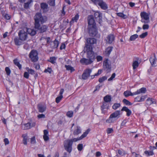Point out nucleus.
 <instances>
[{
	"label": "nucleus",
	"instance_id": "1",
	"mask_svg": "<svg viewBox=\"0 0 157 157\" xmlns=\"http://www.w3.org/2000/svg\"><path fill=\"white\" fill-rule=\"evenodd\" d=\"M90 130L88 129L84 132L79 138H75L71 139L66 140L64 142L63 145L65 150L69 153H70L72 150V145L73 142H76L86 137L89 133Z\"/></svg>",
	"mask_w": 157,
	"mask_h": 157
},
{
	"label": "nucleus",
	"instance_id": "30",
	"mask_svg": "<svg viewBox=\"0 0 157 157\" xmlns=\"http://www.w3.org/2000/svg\"><path fill=\"white\" fill-rule=\"evenodd\" d=\"M134 94V92L132 93L131 91L128 90L124 91L123 93L124 95L126 97H127L129 96H132L135 95V94Z\"/></svg>",
	"mask_w": 157,
	"mask_h": 157
},
{
	"label": "nucleus",
	"instance_id": "12",
	"mask_svg": "<svg viewBox=\"0 0 157 157\" xmlns=\"http://www.w3.org/2000/svg\"><path fill=\"white\" fill-rule=\"evenodd\" d=\"M37 109L39 112L43 113L46 110V106L45 104L40 103L37 105Z\"/></svg>",
	"mask_w": 157,
	"mask_h": 157
},
{
	"label": "nucleus",
	"instance_id": "15",
	"mask_svg": "<svg viewBox=\"0 0 157 157\" xmlns=\"http://www.w3.org/2000/svg\"><path fill=\"white\" fill-rule=\"evenodd\" d=\"M59 42L56 39L53 42H52L50 44V47L52 48L55 49L57 48L59 44Z\"/></svg>",
	"mask_w": 157,
	"mask_h": 157
},
{
	"label": "nucleus",
	"instance_id": "5",
	"mask_svg": "<svg viewBox=\"0 0 157 157\" xmlns=\"http://www.w3.org/2000/svg\"><path fill=\"white\" fill-rule=\"evenodd\" d=\"M34 28L36 31L41 33L45 32L47 30L48 27L47 25H41L40 24H34Z\"/></svg>",
	"mask_w": 157,
	"mask_h": 157
},
{
	"label": "nucleus",
	"instance_id": "28",
	"mask_svg": "<svg viewBox=\"0 0 157 157\" xmlns=\"http://www.w3.org/2000/svg\"><path fill=\"white\" fill-rule=\"evenodd\" d=\"M22 137H23V143L25 145H27V140L28 139V136H27V133L23 134L22 136Z\"/></svg>",
	"mask_w": 157,
	"mask_h": 157
},
{
	"label": "nucleus",
	"instance_id": "48",
	"mask_svg": "<svg viewBox=\"0 0 157 157\" xmlns=\"http://www.w3.org/2000/svg\"><path fill=\"white\" fill-rule=\"evenodd\" d=\"M63 98V96H60L57 97L56 99V101L57 103H59Z\"/></svg>",
	"mask_w": 157,
	"mask_h": 157
},
{
	"label": "nucleus",
	"instance_id": "6",
	"mask_svg": "<svg viewBox=\"0 0 157 157\" xmlns=\"http://www.w3.org/2000/svg\"><path fill=\"white\" fill-rule=\"evenodd\" d=\"M88 30L90 36H95L97 34L98 31L96 25H93L92 26H88Z\"/></svg>",
	"mask_w": 157,
	"mask_h": 157
},
{
	"label": "nucleus",
	"instance_id": "56",
	"mask_svg": "<svg viewBox=\"0 0 157 157\" xmlns=\"http://www.w3.org/2000/svg\"><path fill=\"white\" fill-rule=\"evenodd\" d=\"M30 128L33 127L35 126L36 124L34 122L30 121L29 122Z\"/></svg>",
	"mask_w": 157,
	"mask_h": 157
},
{
	"label": "nucleus",
	"instance_id": "55",
	"mask_svg": "<svg viewBox=\"0 0 157 157\" xmlns=\"http://www.w3.org/2000/svg\"><path fill=\"white\" fill-rule=\"evenodd\" d=\"M77 148L78 151H81L83 149L82 144H79L78 145Z\"/></svg>",
	"mask_w": 157,
	"mask_h": 157
},
{
	"label": "nucleus",
	"instance_id": "16",
	"mask_svg": "<svg viewBox=\"0 0 157 157\" xmlns=\"http://www.w3.org/2000/svg\"><path fill=\"white\" fill-rule=\"evenodd\" d=\"M40 7L43 13H46L48 11V6L46 3L44 2L41 3L40 4Z\"/></svg>",
	"mask_w": 157,
	"mask_h": 157
},
{
	"label": "nucleus",
	"instance_id": "24",
	"mask_svg": "<svg viewBox=\"0 0 157 157\" xmlns=\"http://www.w3.org/2000/svg\"><path fill=\"white\" fill-rule=\"evenodd\" d=\"M121 111H125L127 112L126 115L128 116H129L131 114V111L125 106L123 107L121 109Z\"/></svg>",
	"mask_w": 157,
	"mask_h": 157
},
{
	"label": "nucleus",
	"instance_id": "19",
	"mask_svg": "<svg viewBox=\"0 0 157 157\" xmlns=\"http://www.w3.org/2000/svg\"><path fill=\"white\" fill-rule=\"evenodd\" d=\"M97 4L98 5L103 9L106 10L108 8L107 4L103 1L98 2Z\"/></svg>",
	"mask_w": 157,
	"mask_h": 157
},
{
	"label": "nucleus",
	"instance_id": "49",
	"mask_svg": "<svg viewBox=\"0 0 157 157\" xmlns=\"http://www.w3.org/2000/svg\"><path fill=\"white\" fill-rule=\"evenodd\" d=\"M73 112L72 111H68L67 113V117H71L73 115Z\"/></svg>",
	"mask_w": 157,
	"mask_h": 157
},
{
	"label": "nucleus",
	"instance_id": "52",
	"mask_svg": "<svg viewBox=\"0 0 157 157\" xmlns=\"http://www.w3.org/2000/svg\"><path fill=\"white\" fill-rule=\"evenodd\" d=\"M147 35V32L144 33H142V34L140 35V37L141 38H143L145 37Z\"/></svg>",
	"mask_w": 157,
	"mask_h": 157
},
{
	"label": "nucleus",
	"instance_id": "8",
	"mask_svg": "<svg viewBox=\"0 0 157 157\" xmlns=\"http://www.w3.org/2000/svg\"><path fill=\"white\" fill-rule=\"evenodd\" d=\"M84 52H87V57L88 59H90L93 60L95 58V56L94 52L93 51V49H84Z\"/></svg>",
	"mask_w": 157,
	"mask_h": 157
},
{
	"label": "nucleus",
	"instance_id": "9",
	"mask_svg": "<svg viewBox=\"0 0 157 157\" xmlns=\"http://www.w3.org/2000/svg\"><path fill=\"white\" fill-rule=\"evenodd\" d=\"M92 70V69L90 68H87L85 69L82 75V79L84 80L87 79L90 77Z\"/></svg>",
	"mask_w": 157,
	"mask_h": 157
},
{
	"label": "nucleus",
	"instance_id": "50",
	"mask_svg": "<svg viewBox=\"0 0 157 157\" xmlns=\"http://www.w3.org/2000/svg\"><path fill=\"white\" fill-rule=\"evenodd\" d=\"M5 71L6 72L7 75H9L11 73V71L9 67H7L5 68Z\"/></svg>",
	"mask_w": 157,
	"mask_h": 157
},
{
	"label": "nucleus",
	"instance_id": "26",
	"mask_svg": "<svg viewBox=\"0 0 157 157\" xmlns=\"http://www.w3.org/2000/svg\"><path fill=\"white\" fill-rule=\"evenodd\" d=\"M27 31L28 33L32 36L35 35L36 33V31L34 29H27Z\"/></svg>",
	"mask_w": 157,
	"mask_h": 157
},
{
	"label": "nucleus",
	"instance_id": "31",
	"mask_svg": "<svg viewBox=\"0 0 157 157\" xmlns=\"http://www.w3.org/2000/svg\"><path fill=\"white\" fill-rule=\"evenodd\" d=\"M104 100L105 102H108L110 101L111 100V96L107 95L104 98Z\"/></svg>",
	"mask_w": 157,
	"mask_h": 157
},
{
	"label": "nucleus",
	"instance_id": "10",
	"mask_svg": "<svg viewBox=\"0 0 157 157\" xmlns=\"http://www.w3.org/2000/svg\"><path fill=\"white\" fill-rule=\"evenodd\" d=\"M115 36L113 34H110L108 35L105 39L106 44H111L114 41Z\"/></svg>",
	"mask_w": 157,
	"mask_h": 157
},
{
	"label": "nucleus",
	"instance_id": "36",
	"mask_svg": "<svg viewBox=\"0 0 157 157\" xmlns=\"http://www.w3.org/2000/svg\"><path fill=\"white\" fill-rule=\"evenodd\" d=\"M139 65V63L137 61H133L132 65L133 69H136L137 67H138Z\"/></svg>",
	"mask_w": 157,
	"mask_h": 157
},
{
	"label": "nucleus",
	"instance_id": "14",
	"mask_svg": "<svg viewBox=\"0 0 157 157\" xmlns=\"http://www.w3.org/2000/svg\"><path fill=\"white\" fill-rule=\"evenodd\" d=\"M93 62V60L90 59H87L83 58L81 59L80 60V62L81 63L86 65L91 64Z\"/></svg>",
	"mask_w": 157,
	"mask_h": 157
},
{
	"label": "nucleus",
	"instance_id": "3",
	"mask_svg": "<svg viewBox=\"0 0 157 157\" xmlns=\"http://www.w3.org/2000/svg\"><path fill=\"white\" fill-rule=\"evenodd\" d=\"M84 49H93L94 44H96L97 40L94 38H89L86 39Z\"/></svg>",
	"mask_w": 157,
	"mask_h": 157
},
{
	"label": "nucleus",
	"instance_id": "59",
	"mask_svg": "<svg viewBox=\"0 0 157 157\" xmlns=\"http://www.w3.org/2000/svg\"><path fill=\"white\" fill-rule=\"evenodd\" d=\"M115 75L116 74L115 73H113L111 77L109 78L108 79V80L109 81H110L112 80L115 77Z\"/></svg>",
	"mask_w": 157,
	"mask_h": 157
},
{
	"label": "nucleus",
	"instance_id": "13",
	"mask_svg": "<svg viewBox=\"0 0 157 157\" xmlns=\"http://www.w3.org/2000/svg\"><path fill=\"white\" fill-rule=\"evenodd\" d=\"M88 26H90V27L93 25H96V23L94 22V16L93 15H90L88 17Z\"/></svg>",
	"mask_w": 157,
	"mask_h": 157
},
{
	"label": "nucleus",
	"instance_id": "11",
	"mask_svg": "<svg viewBox=\"0 0 157 157\" xmlns=\"http://www.w3.org/2000/svg\"><path fill=\"white\" fill-rule=\"evenodd\" d=\"M18 36L20 40H25L27 38V34L24 30H21L18 33Z\"/></svg>",
	"mask_w": 157,
	"mask_h": 157
},
{
	"label": "nucleus",
	"instance_id": "27",
	"mask_svg": "<svg viewBox=\"0 0 157 157\" xmlns=\"http://www.w3.org/2000/svg\"><path fill=\"white\" fill-rule=\"evenodd\" d=\"M20 40V38L19 39L17 37H15L14 39V41L15 44L17 45H20L22 44V41Z\"/></svg>",
	"mask_w": 157,
	"mask_h": 157
},
{
	"label": "nucleus",
	"instance_id": "29",
	"mask_svg": "<svg viewBox=\"0 0 157 157\" xmlns=\"http://www.w3.org/2000/svg\"><path fill=\"white\" fill-rule=\"evenodd\" d=\"M81 133V129L79 126H77L76 128L73 132V134L75 135H78Z\"/></svg>",
	"mask_w": 157,
	"mask_h": 157
},
{
	"label": "nucleus",
	"instance_id": "40",
	"mask_svg": "<svg viewBox=\"0 0 157 157\" xmlns=\"http://www.w3.org/2000/svg\"><path fill=\"white\" fill-rule=\"evenodd\" d=\"M56 60V58L55 57H51L50 59L48 60V61L51 62L52 64H55L56 63L55 61Z\"/></svg>",
	"mask_w": 157,
	"mask_h": 157
},
{
	"label": "nucleus",
	"instance_id": "44",
	"mask_svg": "<svg viewBox=\"0 0 157 157\" xmlns=\"http://www.w3.org/2000/svg\"><path fill=\"white\" fill-rule=\"evenodd\" d=\"M107 78L106 76H103L102 77L100 78H99L98 81L100 82L101 83L107 79Z\"/></svg>",
	"mask_w": 157,
	"mask_h": 157
},
{
	"label": "nucleus",
	"instance_id": "58",
	"mask_svg": "<svg viewBox=\"0 0 157 157\" xmlns=\"http://www.w3.org/2000/svg\"><path fill=\"white\" fill-rule=\"evenodd\" d=\"M52 69L50 67H48L47 69L44 70L45 72H49V73H51L52 72Z\"/></svg>",
	"mask_w": 157,
	"mask_h": 157
},
{
	"label": "nucleus",
	"instance_id": "37",
	"mask_svg": "<svg viewBox=\"0 0 157 157\" xmlns=\"http://www.w3.org/2000/svg\"><path fill=\"white\" fill-rule=\"evenodd\" d=\"M117 15L119 17H121L124 19H126L127 17V16L124 14L123 13H117Z\"/></svg>",
	"mask_w": 157,
	"mask_h": 157
},
{
	"label": "nucleus",
	"instance_id": "64",
	"mask_svg": "<svg viewBox=\"0 0 157 157\" xmlns=\"http://www.w3.org/2000/svg\"><path fill=\"white\" fill-rule=\"evenodd\" d=\"M147 97V95L142 96L140 98L141 101H144Z\"/></svg>",
	"mask_w": 157,
	"mask_h": 157
},
{
	"label": "nucleus",
	"instance_id": "51",
	"mask_svg": "<svg viewBox=\"0 0 157 157\" xmlns=\"http://www.w3.org/2000/svg\"><path fill=\"white\" fill-rule=\"evenodd\" d=\"M24 129H28L30 128V127L29 126V122L27 123L24 124Z\"/></svg>",
	"mask_w": 157,
	"mask_h": 157
},
{
	"label": "nucleus",
	"instance_id": "42",
	"mask_svg": "<svg viewBox=\"0 0 157 157\" xmlns=\"http://www.w3.org/2000/svg\"><path fill=\"white\" fill-rule=\"evenodd\" d=\"M126 105H132V103H131L129 101L127 100L124 99L122 101Z\"/></svg>",
	"mask_w": 157,
	"mask_h": 157
},
{
	"label": "nucleus",
	"instance_id": "7",
	"mask_svg": "<svg viewBox=\"0 0 157 157\" xmlns=\"http://www.w3.org/2000/svg\"><path fill=\"white\" fill-rule=\"evenodd\" d=\"M103 68L107 72H109L111 70V66L110 61L108 59H106L103 63Z\"/></svg>",
	"mask_w": 157,
	"mask_h": 157
},
{
	"label": "nucleus",
	"instance_id": "2",
	"mask_svg": "<svg viewBox=\"0 0 157 157\" xmlns=\"http://www.w3.org/2000/svg\"><path fill=\"white\" fill-rule=\"evenodd\" d=\"M34 24H41L45 23L47 21V17L44 15H42L40 13H36L34 17Z\"/></svg>",
	"mask_w": 157,
	"mask_h": 157
},
{
	"label": "nucleus",
	"instance_id": "34",
	"mask_svg": "<svg viewBox=\"0 0 157 157\" xmlns=\"http://www.w3.org/2000/svg\"><path fill=\"white\" fill-rule=\"evenodd\" d=\"M113 48L112 47H109L106 49L105 52L107 55H109L110 54L112 51Z\"/></svg>",
	"mask_w": 157,
	"mask_h": 157
},
{
	"label": "nucleus",
	"instance_id": "21",
	"mask_svg": "<svg viewBox=\"0 0 157 157\" xmlns=\"http://www.w3.org/2000/svg\"><path fill=\"white\" fill-rule=\"evenodd\" d=\"M94 16L97 21H100L101 20L102 17L101 13H100L98 12H96L94 13Z\"/></svg>",
	"mask_w": 157,
	"mask_h": 157
},
{
	"label": "nucleus",
	"instance_id": "39",
	"mask_svg": "<svg viewBox=\"0 0 157 157\" xmlns=\"http://www.w3.org/2000/svg\"><path fill=\"white\" fill-rule=\"evenodd\" d=\"M121 104L120 103H115L113 105L112 108L113 109L116 110L119 108Z\"/></svg>",
	"mask_w": 157,
	"mask_h": 157
},
{
	"label": "nucleus",
	"instance_id": "18",
	"mask_svg": "<svg viewBox=\"0 0 157 157\" xmlns=\"http://www.w3.org/2000/svg\"><path fill=\"white\" fill-rule=\"evenodd\" d=\"M156 58L155 57V53L154 54V56H151L149 59V60L151 63V64L153 66H155L156 60Z\"/></svg>",
	"mask_w": 157,
	"mask_h": 157
},
{
	"label": "nucleus",
	"instance_id": "25",
	"mask_svg": "<svg viewBox=\"0 0 157 157\" xmlns=\"http://www.w3.org/2000/svg\"><path fill=\"white\" fill-rule=\"evenodd\" d=\"M43 139L45 141H47L49 140V137L48 136V132L47 130H44Z\"/></svg>",
	"mask_w": 157,
	"mask_h": 157
},
{
	"label": "nucleus",
	"instance_id": "53",
	"mask_svg": "<svg viewBox=\"0 0 157 157\" xmlns=\"http://www.w3.org/2000/svg\"><path fill=\"white\" fill-rule=\"evenodd\" d=\"M118 153L121 156H123L125 154V152L124 151L120 150H118Z\"/></svg>",
	"mask_w": 157,
	"mask_h": 157
},
{
	"label": "nucleus",
	"instance_id": "45",
	"mask_svg": "<svg viewBox=\"0 0 157 157\" xmlns=\"http://www.w3.org/2000/svg\"><path fill=\"white\" fill-rule=\"evenodd\" d=\"M106 105V103L105 102H103L102 105L101 106V109L102 111V113H105L103 111V109L105 108V106Z\"/></svg>",
	"mask_w": 157,
	"mask_h": 157
},
{
	"label": "nucleus",
	"instance_id": "32",
	"mask_svg": "<svg viewBox=\"0 0 157 157\" xmlns=\"http://www.w3.org/2000/svg\"><path fill=\"white\" fill-rule=\"evenodd\" d=\"M114 118L113 117H111V115H110L109 118L106 120V122L109 123H113L115 121V120Z\"/></svg>",
	"mask_w": 157,
	"mask_h": 157
},
{
	"label": "nucleus",
	"instance_id": "46",
	"mask_svg": "<svg viewBox=\"0 0 157 157\" xmlns=\"http://www.w3.org/2000/svg\"><path fill=\"white\" fill-rule=\"evenodd\" d=\"M79 17V16L78 14H76L74 17L72 18V20L73 21L76 22L78 19Z\"/></svg>",
	"mask_w": 157,
	"mask_h": 157
},
{
	"label": "nucleus",
	"instance_id": "41",
	"mask_svg": "<svg viewBox=\"0 0 157 157\" xmlns=\"http://www.w3.org/2000/svg\"><path fill=\"white\" fill-rule=\"evenodd\" d=\"M138 35L136 34L132 35L130 36L129 40L130 41L134 40L138 37Z\"/></svg>",
	"mask_w": 157,
	"mask_h": 157
},
{
	"label": "nucleus",
	"instance_id": "33",
	"mask_svg": "<svg viewBox=\"0 0 157 157\" xmlns=\"http://www.w3.org/2000/svg\"><path fill=\"white\" fill-rule=\"evenodd\" d=\"M33 2V0H29L28 1L24 3V7L25 9H28L29 7V4Z\"/></svg>",
	"mask_w": 157,
	"mask_h": 157
},
{
	"label": "nucleus",
	"instance_id": "23",
	"mask_svg": "<svg viewBox=\"0 0 157 157\" xmlns=\"http://www.w3.org/2000/svg\"><path fill=\"white\" fill-rule=\"evenodd\" d=\"M156 101L152 98H149L146 101V103L148 105H150L152 104H156Z\"/></svg>",
	"mask_w": 157,
	"mask_h": 157
},
{
	"label": "nucleus",
	"instance_id": "35",
	"mask_svg": "<svg viewBox=\"0 0 157 157\" xmlns=\"http://www.w3.org/2000/svg\"><path fill=\"white\" fill-rule=\"evenodd\" d=\"M14 64L16 66H17L20 69H21V65L20 63L18 61V60L17 59H14L13 61Z\"/></svg>",
	"mask_w": 157,
	"mask_h": 157
},
{
	"label": "nucleus",
	"instance_id": "60",
	"mask_svg": "<svg viewBox=\"0 0 157 157\" xmlns=\"http://www.w3.org/2000/svg\"><path fill=\"white\" fill-rule=\"evenodd\" d=\"M149 26L147 24H144L143 26V29L144 30L147 29H149Z\"/></svg>",
	"mask_w": 157,
	"mask_h": 157
},
{
	"label": "nucleus",
	"instance_id": "4",
	"mask_svg": "<svg viewBox=\"0 0 157 157\" xmlns=\"http://www.w3.org/2000/svg\"><path fill=\"white\" fill-rule=\"evenodd\" d=\"M38 53L35 50H32L31 51L29 54V57L32 62H36L38 59Z\"/></svg>",
	"mask_w": 157,
	"mask_h": 157
},
{
	"label": "nucleus",
	"instance_id": "17",
	"mask_svg": "<svg viewBox=\"0 0 157 157\" xmlns=\"http://www.w3.org/2000/svg\"><path fill=\"white\" fill-rule=\"evenodd\" d=\"M122 113L120 111L117 110L112 113L110 115L111 117H113L114 118H118L120 117V115Z\"/></svg>",
	"mask_w": 157,
	"mask_h": 157
},
{
	"label": "nucleus",
	"instance_id": "62",
	"mask_svg": "<svg viewBox=\"0 0 157 157\" xmlns=\"http://www.w3.org/2000/svg\"><path fill=\"white\" fill-rule=\"evenodd\" d=\"M113 131V130L112 128H108L107 130V132L108 134L111 133Z\"/></svg>",
	"mask_w": 157,
	"mask_h": 157
},
{
	"label": "nucleus",
	"instance_id": "47",
	"mask_svg": "<svg viewBox=\"0 0 157 157\" xmlns=\"http://www.w3.org/2000/svg\"><path fill=\"white\" fill-rule=\"evenodd\" d=\"M48 4L49 5L52 6H55V0H49L48 1Z\"/></svg>",
	"mask_w": 157,
	"mask_h": 157
},
{
	"label": "nucleus",
	"instance_id": "43",
	"mask_svg": "<svg viewBox=\"0 0 157 157\" xmlns=\"http://www.w3.org/2000/svg\"><path fill=\"white\" fill-rule=\"evenodd\" d=\"M144 153L147 155V156L152 155L154 154L153 152L152 151H146L144 152Z\"/></svg>",
	"mask_w": 157,
	"mask_h": 157
},
{
	"label": "nucleus",
	"instance_id": "63",
	"mask_svg": "<svg viewBox=\"0 0 157 157\" xmlns=\"http://www.w3.org/2000/svg\"><path fill=\"white\" fill-rule=\"evenodd\" d=\"M24 76L25 78H28L29 77V72H25L24 73Z\"/></svg>",
	"mask_w": 157,
	"mask_h": 157
},
{
	"label": "nucleus",
	"instance_id": "54",
	"mask_svg": "<svg viewBox=\"0 0 157 157\" xmlns=\"http://www.w3.org/2000/svg\"><path fill=\"white\" fill-rule=\"evenodd\" d=\"M31 143L34 144L36 143V141L35 136H33L31 138Z\"/></svg>",
	"mask_w": 157,
	"mask_h": 157
},
{
	"label": "nucleus",
	"instance_id": "61",
	"mask_svg": "<svg viewBox=\"0 0 157 157\" xmlns=\"http://www.w3.org/2000/svg\"><path fill=\"white\" fill-rule=\"evenodd\" d=\"M37 117L39 118H44L45 117V115L44 114H40L37 116Z\"/></svg>",
	"mask_w": 157,
	"mask_h": 157
},
{
	"label": "nucleus",
	"instance_id": "22",
	"mask_svg": "<svg viewBox=\"0 0 157 157\" xmlns=\"http://www.w3.org/2000/svg\"><path fill=\"white\" fill-rule=\"evenodd\" d=\"M140 16L142 18V19H144L146 20H148L149 19V15L146 12H141L140 13Z\"/></svg>",
	"mask_w": 157,
	"mask_h": 157
},
{
	"label": "nucleus",
	"instance_id": "20",
	"mask_svg": "<svg viewBox=\"0 0 157 157\" xmlns=\"http://www.w3.org/2000/svg\"><path fill=\"white\" fill-rule=\"evenodd\" d=\"M147 90L146 88L143 87L141 89L137 90L136 92H134V94L135 95L138 94L140 93L144 94L146 92Z\"/></svg>",
	"mask_w": 157,
	"mask_h": 157
},
{
	"label": "nucleus",
	"instance_id": "57",
	"mask_svg": "<svg viewBox=\"0 0 157 157\" xmlns=\"http://www.w3.org/2000/svg\"><path fill=\"white\" fill-rule=\"evenodd\" d=\"M28 72H29V74L33 75L35 74V71L32 69H29L28 70Z\"/></svg>",
	"mask_w": 157,
	"mask_h": 157
},
{
	"label": "nucleus",
	"instance_id": "38",
	"mask_svg": "<svg viewBox=\"0 0 157 157\" xmlns=\"http://www.w3.org/2000/svg\"><path fill=\"white\" fill-rule=\"evenodd\" d=\"M65 67L67 70H70L71 72L75 70L73 67L69 65H65Z\"/></svg>",
	"mask_w": 157,
	"mask_h": 157
}]
</instances>
